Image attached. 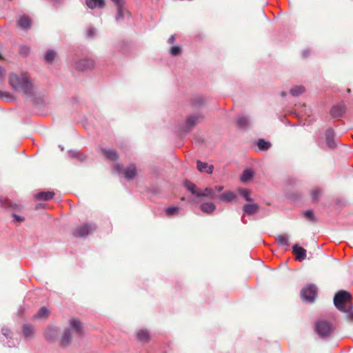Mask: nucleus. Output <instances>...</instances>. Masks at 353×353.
<instances>
[{"mask_svg": "<svg viewBox=\"0 0 353 353\" xmlns=\"http://www.w3.org/2000/svg\"><path fill=\"white\" fill-rule=\"evenodd\" d=\"M124 176L126 179L130 180L134 178L137 174L136 167L134 164L130 165L124 170Z\"/></svg>", "mask_w": 353, "mask_h": 353, "instance_id": "4be33fe9", "label": "nucleus"}, {"mask_svg": "<svg viewBox=\"0 0 353 353\" xmlns=\"http://www.w3.org/2000/svg\"><path fill=\"white\" fill-rule=\"evenodd\" d=\"M82 326L81 322L76 319H70L69 321V327H66L63 335L60 339V345L62 347H68L72 341V331L75 330L77 333L81 334L82 332Z\"/></svg>", "mask_w": 353, "mask_h": 353, "instance_id": "7ed1b4c3", "label": "nucleus"}, {"mask_svg": "<svg viewBox=\"0 0 353 353\" xmlns=\"http://www.w3.org/2000/svg\"><path fill=\"white\" fill-rule=\"evenodd\" d=\"M97 227L94 223H86L79 228L74 231V236L79 237H85L89 234L92 233L96 230Z\"/></svg>", "mask_w": 353, "mask_h": 353, "instance_id": "0eeeda50", "label": "nucleus"}, {"mask_svg": "<svg viewBox=\"0 0 353 353\" xmlns=\"http://www.w3.org/2000/svg\"><path fill=\"white\" fill-rule=\"evenodd\" d=\"M102 152L104 155L111 161H115L118 159V154L114 149L103 148Z\"/></svg>", "mask_w": 353, "mask_h": 353, "instance_id": "412c9836", "label": "nucleus"}, {"mask_svg": "<svg viewBox=\"0 0 353 353\" xmlns=\"http://www.w3.org/2000/svg\"><path fill=\"white\" fill-rule=\"evenodd\" d=\"M317 296V288L314 284H309L301 291V297L303 301L313 303Z\"/></svg>", "mask_w": 353, "mask_h": 353, "instance_id": "39448f33", "label": "nucleus"}, {"mask_svg": "<svg viewBox=\"0 0 353 353\" xmlns=\"http://www.w3.org/2000/svg\"><path fill=\"white\" fill-rule=\"evenodd\" d=\"M115 6H117L118 4H121V3H123V2L122 1V0H112Z\"/></svg>", "mask_w": 353, "mask_h": 353, "instance_id": "3c124183", "label": "nucleus"}, {"mask_svg": "<svg viewBox=\"0 0 353 353\" xmlns=\"http://www.w3.org/2000/svg\"><path fill=\"white\" fill-rule=\"evenodd\" d=\"M94 65V61L91 59H80L75 63V68L79 71H85L92 69Z\"/></svg>", "mask_w": 353, "mask_h": 353, "instance_id": "1a4fd4ad", "label": "nucleus"}, {"mask_svg": "<svg viewBox=\"0 0 353 353\" xmlns=\"http://www.w3.org/2000/svg\"><path fill=\"white\" fill-rule=\"evenodd\" d=\"M241 221H242V222H243V223H247V221H245V219H244V216H243L241 217Z\"/></svg>", "mask_w": 353, "mask_h": 353, "instance_id": "864d4df0", "label": "nucleus"}, {"mask_svg": "<svg viewBox=\"0 0 353 353\" xmlns=\"http://www.w3.org/2000/svg\"><path fill=\"white\" fill-rule=\"evenodd\" d=\"M196 196H207L210 199H214L217 197L215 190L212 188H206L203 190H200L199 192H196Z\"/></svg>", "mask_w": 353, "mask_h": 353, "instance_id": "4468645a", "label": "nucleus"}, {"mask_svg": "<svg viewBox=\"0 0 353 353\" xmlns=\"http://www.w3.org/2000/svg\"><path fill=\"white\" fill-rule=\"evenodd\" d=\"M2 335H3L7 339H9L6 345L9 347H12L15 345L13 341H11L12 333L8 327H3L1 329Z\"/></svg>", "mask_w": 353, "mask_h": 353, "instance_id": "5701e85b", "label": "nucleus"}, {"mask_svg": "<svg viewBox=\"0 0 353 353\" xmlns=\"http://www.w3.org/2000/svg\"><path fill=\"white\" fill-rule=\"evenodd\" d=\"M239 194L247 201H252V198L250 196V192L248 190H246V189H241V190H239Z\"/></svg>", "mask_w": 353, "mask_h": 353, "instance_id": "58836bf2", "label": "nucleus"}, {"mask_svg": "<svg viewBox=\"0 0 353 353\" xmlns=\"http://www.w3.org/2000/svg\"><path fill=\"white\" fill-rule=\"evenodd\" d=\"M178 212H179V208L177 207H174V206L169 207V208H166V210H165L166 214L168 216H172V215L177 213Z\"/></svg>", "mask_w": 353, "mask_h": 353, "instance_id": "a19ab883", "label": "nucleus"}, {"mask_svg": "<svg viewBox=\"0 0 353 353\" xmlns=\"http://www.w3.org/2000/svg\"><path fill=\"white\" fill-rule=\"evenodd\" d=\"M310 54V50H304L302 52V55L303 57H307Z\"/></svg>", "mask_w": 353, "mask_h": 353, "instance_id": "de8ad7c7", "label": "nucleus"}, {"mask_svg": "<svg viewBox=\"0 0 353 353\" xmlns=\"http://www.w3.org/2000/svg\"><path fill=\"white\" fill-rule=\"evenodd\" d=\"M204 103V101L201 97H197L192 100V105L194 108L201 106Z\"/></svg>", "mask_w": 353, "mask_h": 353, "instance_id": "4c0bfd02", "label": "nucleus"}, {"mask_svg": "<svg viewBox=\"0 0 353 353\" xmlns=\"http://www.w3.org/2000/svg\"><path fill=\"white\" fill-rule=\"evenodd\" d=\"M175 41V38L174 36H171L169 39H168V41L170 43H172L174 41Z\"/></svg>", "mask_w": 353, "mask_h": 353, "instance_id": "603ef678", "label": "nucleus"}, {"mask_svg": "<svg viewBox=\"0 0 353 353\" xmlns=\"http://www.w3.org/2000/svg\"><path fill=\"white\" fill-rule=\"evenodd\" d=\"M0 99L8 102L12 101L13 97L8 92L0 91Z\"/></svg>", "mask_w": 353, "mask_h": 353, "instance_id": "e433bc0d", "label": "nucleus"}, {"mask_svg": "<svg viewBox=\"0 0 353 353\" xmlns=\"http://www.w3.org/2000/svg\"><path fill=\"white\" fill-rule=\"evenodd\" d=\"M334 137H335V133L332 128H328L325 131V141H326L327 145L330 148H334L336 146V143L334 141Z\"/></svg>", "mask_w": 353, "mask_h": 353, "instance_id": "9d476101", "label": "nucleus"}, {"mask_svg": "<svg viewBox=\"0 0 353 353\" xmlns=\"http://www.w3.org/2000/svg\"><path fill=\"white\" fill-rule=\"evenodd\" d=\"M3 77H4V70L1 66H0V79L3 78Z\"/></svg>", "mask_w": 353, "mask_h": 353, "instance_id": "8fccbe9b", "label": "nucleus"}, {"mask_svg": "<svg viewBox=\"0 0 353 353\" xmlns=\"http://www.w3.org/2000/svg\"><path fill=\"white\" fill-rule=\"evenodd\" d=\"M259 209V205L254 203L245 204L243 208L244 213L248 215L254 214L258 212Z\"/></svg>", "mask_w": 353, "mask_h": 353, "instance_id": "ddd939ff", "label": "nucleus"}, {"mask_svg": "<svg viewBox=\"0 0 353 353\" xmlns=\"http://www.w3.org/2000/svg\"><path fill=\"white\" fill-rule=\"evenodd\" d=\"M223 186H216L214 190H215V192L216 193V192H221V190H223Z\"/></svg>", "mask_w": 353, "mask_h": 353, "instance_id": "09e8293b", "label": "nucleus"}, {"mask_svg": "<svg viewBox=\"0 0 353 353\" xmlns=\"http://www.w3.org/2000/svg\"><path fill=\"white\" fill-rule=\"evenodd\" d=\"M12 216L17 221L21 222L24 220L23 217L19 216L16 214H13Z\"/></svg>", "mask_w": 353, "mask_h": 353, "instance_id": "a18cd8bd", "label": "nucleus"}, {"mask_svg": "<svg viewBox=\"0 0 353 353\" xmlns=\"http://www.w3.org/2000/svg\"><path fill=\"white\" fill-rule=\"evenodd\" d=\"M292 252L296 255L298 261H302L306 258V250L300 247L298 244H295L292 247Z\"/></svg>", "mask_w": 353, "mask_h": 353, "instance_id": "9b49d317", "label": "nucleus"}, {"mask_svg": "<svg viewBox=\"0 0 353 353\" xmlns=\"http://www.w3.org/2000/svg\"><path fill=\"white\" fill-rule=\"evenodd\" d=\"M351 294L345 291H339L334 297V304L340 311L346 314L347 319L353 321V305L350 302Z\"/></svg>", "mask_w": 353, "mask_h": 353, "instance_id": "f03ea898", "label": "nucleus"}, {"mask_svg": "<svg viewBox=\"0 0 353 353\" xmlns=\"http://www.w3.org/2000/svg\"><path fill=\"white\" fill-rule=\"evenodd\" d=\"M117 6V13L116 15V21H119L123 19L124 17V8L123 3L118 4Z\"/></svg>", "mask_w": 353, "mask_h": 353, "instance_id": "7c9ffc66", "label": "nucleus"}, {"mask_svg": "<svg viewBox=\"0 0 353 353\" xmlns=\"http://www.w3.org/2000/svg\"><path fill=\"white\" fill-rule=\"evenodd\" d=\"M257 146L261 150H266L270 148L271 144L270 142L261 139L257 142Z\"/></svg>", "mask_w": 353, "mask_h": 353, "instance_id": "473e14b6", "label": "nucleus"}, {"mask_svg": "<svg viewBox=\"0 0 353 353\" xmlns=\"http://www.w3.org/2000/svg\"><path fill=\"white\" fill-rule=\"evenodd\" d=\"M96 29L94 27H90L87 30V37L89 38H93L96 34Z\"/></svg>", "mask_w": 353, "mask_h": 353, "instance_id": "79ce46f5", "label": "nucleus"}, {"mask_svg": "<svg viewBox=\"0 0 353 353\" xmlns=\"http://www.w3.org/2000/svg\"><path fill=\"white\" fill-rule=\"evenodd\" d=\"M185 186L188 191L196 196V192H199L200 190V189H196V185L193 183L188 181L185 182Z\"/></svg>", "mask_w": 353, "mask_h": 353, "instance_id": "c756f323", "label": "nucleus"}, {"mask_svg": "<svg viewBox=\"0 0 353 353\" xmlns=\"http://www.w3.org/2000/svg\"><path fill=\"white\" fill-rule=\"evenodd\" d=\"M60 334V329L56 325H50L44 331L45 339L50 343H54Z\"/></svg>", "mask_w": 353, "mask_h": 353, "instance_id": "423d86ee", "label": "nucleus"}, {"mask_svg": "<svg viewBox=\"0 0 353 353\" xmlns=\"http://www.w3.org/2000/svg\"><path fill=\"white\" fill-rule=\"evenodd\" d=\"M321 190L319 188H314L313 190H312L311 191V196H312V199L313 201H317L321 195Z\"/></svg>", "mask_w": 353, "mask_h": 353, "instance_id": "c9c22d12", "label": "nucleus"}, {"mask_svg": "<svg viewBox=\"0 0 353 353\" xmlns=\"http://www.w3.org/2000/svg\"><path fill=\"white\" fill-rule=\"evenodd\" d=\"M114 170L118 172V173H121V171H122V165H120V164H117L114 167Z\"/></svg>", "mask_w": 353, "mask_h": 353, "instance_id": "49530a36", "label": "nucleus"}, {"mask_svg": "<svg viewBox=\"0 0 353 353\" xmlns=\"http://www.w3.org/2000/svg\"><path fill=\"white\" fill-rule=\"evenodd\" d=\"M334 326L332 321L324 319H320L316 321L315 324V330L319 336L322 338L329 336L334 331Z\"/></svg>", "mask_w": 353, "mask_h": 353, "instance_id": "20e7f679", "label": "nucleus"}, {"mask_svg": "<svg viewBox=\"0 0 353 353\" xmlns=\"http://www.w3.org/2000/svg\"><path fill=\"white\" fill-rule=\"evenodd\" d=\"M236 125L240 128H246L250 125V119L246 116L239 115L236 119Z\"/></svg>", "mask_w": 353, "mask_h": 353, "instance_id": "aec40b11", "label": "nucleus"}, {"mask_svg": "<svg viewBox=\"0 0 353 353\" xmlns=\"http://www.w3.org/2000/svg\"><path fill=\"white\" fill-rule=\"evenodd\" d=\"M54 196V192H41L35 194L34 197L37 200L40 201H49L52 199Z\"/></svg>", "mask_w": 353, "mask_h": 353, "instance_id": "a211bd4d", "label": "nucleus"}, {"mask_svg": "<svg viewBox=\"0 0 353 353\" xmlns=\"http://www.w3.org/2000/svg\"><path fill=\"white\" fill-rule=\"evenodd\" d=\"M304 91V87L301 85H294L290 89V92L292 96L298 97L300 94H303Z\"/></svg>", "mask_w": 353, "mask_h": 353, "instance_id": "cd10ccee", "label": "nucleus"}, {"mask_svg": "<svg viewBox=\"0 0 353 353\" xmlns=\"http://www.w3.org/2000/svg\"><path fill=\"white\" fill-rule=\"evenodd\" d=\"M345 112V106L343 104H337L332 107L330 114L333 118L341 117Z\"/></svg>", "mask_w": 353, "mask_h": 353, "instance_id": "f8f14e48", "label": "nucleus"}, {"mask_svg": "<svg viewBox=\"0 0 353 353\" xmlns=\"http://www.w3.org/2000/svg\"><path fill=\"white\" fill-rule=\"evenodd\" d=\"M52 1L54 2V3H59L61 1V0H51Z\"/></svg>", "mask_w": 353, "mask_h": 353, "instance_id": "6e6d98bb", "label": "nucleus"}, {"mask_svg": "<svg viewBox=\"0 0 353 353\" xmlns=\"http://www.w3.org/2000/svg\"><path fill=\"white\" fill-rule=\"evenodd\" d=\"M200 209L202 212L210 214L215 210L216 205L212 202H205L200 205Z\"/></svg>", "mask_w": 353, "mask_h": 353, "instance_id": "6ab92c4d", "label": "nucleus"}, {"mask_svg": "<svg viewBox=\"0 0 353 353\" xmlns=\"http://www.w3.org/2000/svg\"><path fill=\"white\" fill-rule=\"evenodd\" d=\"M181 52V48L179 46H173L170 49V53L173 56H176Z\"/></svg>", "mask_w": 353, "mask_h": 353, "instance_id": "37998d69", "label": "nucleus"}, {"mask_svg": "<svg viewBox=\"0 0 353 353\" xmlns=\"http://www.w3.org/2000/svg\"><path fill=\"white\" fill-rule=\"evenodd\" d=\"M281 95H282V97H285L286 96V93L283 92H281Z\"/></svg>", "mask_w": 353, "mask_h": 353, "instance_id": "4d7b16f0", "label": "nucleus"}, {"mask_svg": "<svg viewBox=\"0 0 353 353\" xmlns=\"http://www.w3.org/2000/svg\"><path fill=\"white\" fill-rule=\"evenodd\" d=\"M304 216H305V219H307V220H309V221H310L312 222H315L316 221L314 214L310 210H305L304 212Z\"/></svg>", "mask_w": 353, "mask_h": 353, "instance_id": "ea45409f", "label": "nucleus"}, {"mask_svg": "<svg viewBox=\"0 0 353 353\" xmlns=\"http://www.w3.org/2000/svg\"><path fill=\"white\" fill-rule=\"evenodd\" d=\"M50 314L49 310L46 307H41L37 314L34 315V319H46L48 316Z\"/></svg>", "mask_w": 353, "mask_h": 353, "instance_id": "393cba45", "label": "nucleus"}, {"mask_svg": "<svg viewBox=\"0 0 353 353\" xmlns=\"http://www.w3.org/2000/svg\"><path fill=\"white\" fill-rule=\"evenodd\" d=\"M241 221H242V222H243V223H247V221H245V219H244V216H243L241 217Z\"/></svg>", "mask_w": 353, "mask_h": 353, "instance_id": "5fc2aeb1", "label": "nucleus"}, {"mask_svg": "<svg viewBox=\"0 0 353 353\" xmlns=\"http://www.w3.org/2000/svg\"><path fill=\"white\" fill-rule=\"evenodd\" d=\"M137 338L139 341L146 343L150 340V334L147 330H141L137 332Z\"/></svg>", "mask_w": 353, "mask_h": 353, "instance_id": "b1692460", "label": "nucleus"}, {"mask_svg": "<svg viewBox=\"0 0 353 353\" xmlns=\"http://www.w3.org/2000/svg\"><path fill=\"white\" fill-rule=\"evenodd\" d=\"M253 172L250 170H245L241 176V180L243 182H247L252 179Z\"/></svg>", "mask_w": 353, "mask_h": 353, "instance_id": "f704fd0d", "label": "nucleus"}, {"mask_svg": "<svg viewBox=\"0 0 353 353\" xmlns=\"http://www.w3.org/2000/svg\"><path fill=\"white\" fill-rule=\"evenodd\" d=\"M203 119V116L200 113L190 115L186 119L183 130L185 132H190Z\"/></svg>", "mask_w": 353, "mask_h": 353, "instance_id": "6e6552de", "label": "nucleus"}, {"mask_svg": "<svg viewBox=\"0 0 353 353\" xmlns=\"http://www.w3.org/2000/svg\"><path fill=\"white\" fill-rule=\"evenodd\" d=\"M68 154L70 157L77 159L80 161H83L86 159V156L85 154H80L77 150H69Z\"/></svg>", "mask_w": 353, "mask_h": 353, "instance_id": "c85d7f7f", "label": "nucleus"}, {"mask_svg": "<svg viewBox=\"0 0 353 353\" xmlns=\"http://www.w3.org/2000/svg\"><path fill=\"white\" fill-rule=\"evenodd\" d=\"M9 83L12 88L21 92L26 98H34L35 97V87L26 73H22L20 75L11 74L9 78Z\"/></svg>", "mask_w": 353, "mask_h": 353, "instance_id": "f257e3e1", "label": "nucleus"}, {"mask_svg": "<svg viewBox=\"0 0 353 353\" xmlns=\"http://www.w3.org/2000/svg\"><path fill=\"white\" fill-rule=\"evenodd\" d=\"M235 196H236L235 194L230 191L225 192L221 194V195L218 196V197L220 200H222V201H224L226 202H230V201H232L235 198Z\"/></svg>", "mask_w": 353, "mask_h": 353, "instance_id": "a878e982", "label": "nucleus"}, {"mask_svg": "<svg viewBox=\"0 0 353 353\" xmlns=\"http://www.w3.org/2000/svg\"><path fill=\"white\" fill-rule=\"evenodd\" d=\"M276 241H277L279 245L288 246L289 245L288 237L287 235H279L276 237Z\"/></svg>", "mask_w": 353, "mask_h": 353, "instance_id": "72a5a7b5", "label": "nucleus"}, {"mask_svg": "<svg viewBox=\"0 0 353 353\" xmlns=\"http://www.w3.org/2000/svg\"><path fill=\"white\" fill-rule=\"evenodd\" d=\"M34 327L30 324H25L23 326V334L26 338L30 337L33 335Z\"/></svg>", "mask_w": 353, "mask_h": 353, "instance_id": "bb28decb", "label": "nucleus"}, {"mask_svg": "<svg viewBox=\"0 0 353 353\" xmlns=\"http://www.w3.org/2000/svg\"><path fill=\"white\" fill-rule=\"evenodd\" d=\"M56 57V52L53 50H48L45 54V60L48 63H52Z\"/></svg>", "mask_w": 353, "mask_h": 353, "instance_id": "2f4dec72", "label": "nucleus"}, {"mask_svg": "<svg viewBox=\"0 0 353 353\" xmlns=\"http://www.w3.org/2000/svg\"><path fill=\"white\" fill-rule=\"evenodd\" d=\"M30 52V48L27 46H22L20 47V53L24 55H27Z\"/></svg>", "mask_w": 353, "mask_h": 353, "instance_id": "c03bdc74", "label": "nucleus"}, {"mask_svg": "<svg viewBox=\"0 0 353 353\" xmlns=\"http://www.w3.org/2000/svg\"><path fill=\"white\" fill-rule=\"evenodd\" d=\"M17 23L18 26L23 30H28L30 28L32 25L31 19L29 17L26 15L21 16L19 19Z\"/></svg>", "mask_w": 353, "mask_h": 353, "instance_id": "2eb2a0df", "label": "nucleus"}, {"mask_svg": "<svg viewBox=\"0 0 353 353\" xmlns=\"http://www.w3.org/2000/svg\"><path fill=\"white\" fill-rule=\"evenodd\" d=\"M86 6L90 9L103 8L105 6L104 0H85Z\"/></svg>", "mask_w": 353, "mask_h": 353, "instance_id": "f3484780", "label": "nucleus"}, {"mask_svg": "<svg viewBox=\"0 0 353 353\" xmlns=\"http://www.w3.org/2000/svg\"><path fill=\"white\" fill-rule=\"evenodd\" d=\"M197 169L200 172H205L208 174H212L214 170L212 165H208L207 163L202 162L199 160L196 161Z\"/></svg>", "mask_w": 353, "mask_h": 353, "instance_id": "dca6fc26", "label": "nucleus"}]
</instances>
